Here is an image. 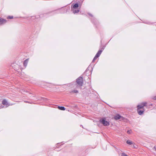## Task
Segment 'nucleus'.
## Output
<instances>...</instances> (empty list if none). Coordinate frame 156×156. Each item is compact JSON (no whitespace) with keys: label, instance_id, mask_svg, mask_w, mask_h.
Masks as SVG:
<instances>
[{"label":"nucleus","instance_id":"15","mask_svg":"<svg viewBox=\"0 0 156 156\" xmlns=\"http://www.w3.org/2000/svg\"><path fill=\"white\" fill-rule=\"evenodd\" d=\"M71 93H78V91L77 90H73L71 91Z\"/></svg>","mask_w":156,"mask_h":156},{"label":"nucleus","instance_id":"13","mask_svg":"<svg viewBox=\"0 0 156 156\" xmlns=\"http://www.w3.org/2000/svg\"><path fill=\"white\" fill-rule=\"evenodd\" d=\"M98 57L97 56L95 55V56L94 57V58L92 61V62H94Z\"/></svg>","mask_w":156,"mask_h":156},{"label":"nucleus","instance_id":"18","mask_svg":"<svg viewBox=\"0 0 156 156\" xmlns=\"http://www.w3.org/2000/svg\"><path fill=\"white\" fill-rule=\"evenodd\" d=\"M8 19H12L13 18V16H9L7 17Z\"/></svg>","mask_w":156,"mask_h":156},{"label":"nucleus","instance_id":"5","mask_svg":"<svg viewBox=\"0 0 156 156\" xmlns=\"http://www.w3.org/2000/svg\"><path fill=\"white\" fill-rule=\"evenodd\" d=\"M6 22V20L0 17V25H2Z\"/></svg>","mask_w":156,"mask_h":156},{"label":"nucleus","instance_id":"4","mask_svg":"<svg viewBox=\"0 0 156 156\" xmlns=\"http://www.w3.org/2000/svg\"><path fill=\"white\" fill-rule=\"evenodd\" d=\"M146 102H144L141 103L140 105H138L137 106V110H139L141 109H143L144 107L146 106L147 105Z\"/></svg>","mask_w":156,"mask_h":156},{"label":"nucleus","instance_id":"11","mask_svg":"<svg viewBox=\"0 0 156 156\" xmlns=\"http://www.w3.org/2000/svg\"><path fill=\"white\" fill-rule=\"evenodd\" d=\"M58 108L59 109L62 110H65V108L64 107H62V106H59Z\"/></svg>","mask_w":156,"mask_h":156},{"label":"nucleus","instance_id":"21","mask_svg":"<svg viewBox=\"0 0 156 156\" xmlns=\"http://www.w3.org/2000/svg\"><path fill=\"white\" fill-rule=\"evenodd\" d=\"M154 99L155 100H156V96L154 98Z\"/></svg>","mask_w":156,"mask_h":156},{"label":"nucleus","instance_id":"8","mask_svg":"<svg viewBox=\"0 0 156 156\" xmlns=\"http://www.w3.org/2000/svg\"><path fill=\"white\" fill-rule=\"evenodd\" d=\"M102 52V51L101 50H99L96 55L99 57L101 54Z\"/></svg>","mask_w":156,"mask_h":156},{"label":"nucleus","instance_id":"12","mask_svg":"<svg viewBox=\"0 0 156 156\" xmlns=\"http://www.w3.org/2000/svg\"><path fill=\"white\" fill-rule=\"evenodd\" d=\"M126 143L127 144H129V145H131L132 144V142L129 140H127L126 141Z\"/></svg>","mask_w":156,"mask_h":156},{"label":"nucleus","instance_id":"9","mask_svg":"<svg viewBox=\"0 0 156 156\" xmlns=\"http://www.w3.org/2000/svg\"><path fill=\"white\" fill-rule=\"evenodd\" d=\"M28 61V59H27L24 62L23 65L25 66L26 67V66H27Z\"/></svg>","mask_w":156,"mask_h":156},{"label":"nucleus","instance_id":"10","mask_svg":"<svg viewBox=\"0 0 156 156\" xmlns=\"http://www.w3.org/2000/svg\"><path fill=\"white\" fill-rule=\"evenodd\" d=\"M137 111L139 114L140 115H142L143 114L144 112V111L140 110H137Z\"/></svg>","mask_w":156,"mask_h":156},{"label":"nucleus","instance_id":"20","mask_svg":"<svg viewBox=\"0 0 156 156\" xmlns=\"http://www.w3.org/2000/svg\"><path fill=\"white\" fill-rule=\"evenodd\" d=\"M3 107V106L1 107H0V108H2Z\"/></svg>","mask_w":156,"mask_h":156},{"label":"nucleus","instance_id":"19","mask_svg":"<svg viewBox=\"0 0 156 156\" xmlns=\"http://www.w3.org/2000/svg\"><path fill=\"white\" fill-rule=\"evenodd\" d=\"M154 149L155 151H156V146H154Z\"/></svg>","mask_w":156,"mask_h":156},{"label":"nucleus","instance_id":"16","mask_svg":"<svg viewBox=\"0 0 156 156\" xmlns=\"http://www.w3.org/2000/svg\"><path fill=\"white\" fill-rule=\"evenodd\" d=\"M132 131L131 130H128L127 131V133L128 134H130L132 133Z\"/></svg>","mask_w":156,"mask_h":156},{"label":"nucleus","instance_id":"3","mask_svg":"<svg viewBox=\"0 0 156 156\" xmlns=\"http://www.w3.org/2000/svg\"><path fill=\"white\" fill-rule=\"evenodd\" d=\"M100 122L105 126H108L109 125V123L106 121L104 118H102L100 120Z\"/></svg>","mask_w":156,"mask_h":156},{"label":"nucleus","instance_id":"1","mask_svg":"<svg viewBox=\"0 0 156 156\" xmlns=\"http://www.w3.org/2000/svg\"><path fill=\"white\" fill-rule=\"evenodd\" d=\"M79 6V5L78 3L75 4L73 7H71L72 10L73 11V12L74 13H78L79 12L80 10L79 9H77Z\"/></svg>","mask_w":156,"mask_h":156},{"label":"nucleus","instance_id":"2","mask_svg":"<svg viewBox=\"0 0 156 156\" xmlns=\"http://www.w3.org/2000/svg\"><path fill=\"white\" fill-rule=\"evenodd\" d=\"M77 84L80 86H81L83 84V78L82 77H79L76 80Z\"/></svg>","mask_w":156,"mask_h":156},{"label":"nucleus","instance_id":"14","mask_svg":"<svg viewBox=\"0 0 156 156\" xmlns=\"http://www.w3.org/2000/svg\"><path fill=\"white\" fill-rule=\"evenodd\" d=\"M98 57L97 56L95 55V56L94 57V58L92 61V62H94Z\"/></svg>","mask_w":156,"mask_h":156},{"label":"nucleus","instance_id":"7","mask_svg":"<svg viewBox=\"0 0 156 156\" xmlns=\"http://www.w3.org/2000/svg\"><path fill=\"white\" fill-rule=\"evenodd\" d=\"M2 104L4 105H8V103L7 101L5 99H4L2 101Z\"/></svg>","mask_w":156,"mask_h":156},{"label":"nucleus","instance_id":"17","mask_svg":"<svg viewBox=\"0 0 156 156\" xmlns=\"http://www.w3.org/2000/svg\"><path fill=\"white\" fill-rule=\"evenodd\" d=\"M122 156H127V155H126L125 153H122Z\"/></svg>","mask_w":156,"mask_h":156},{"label":"nucleus","instance_id":"6","mask_svg":"<svg viewBox=\"0 0 156 156\" xmlns=\"http://www.w3.org/2000/svg\"><path fill=\"white\" fill-rule=\"evenodd\" d=\"M122 117L119 115L117 114L114 117V119L115 120H118L120 119Z\"/></svg>","mask_w":156,"mask_h":156}]
</instances>
